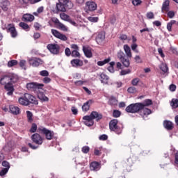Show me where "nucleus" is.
Wrapping results in <instances>:
<instances>
[{
  "label": "nucleus",
  "mask_w": 178,
  "mask_h": 178,
  "mask_svg": "<svg viewBox=\"0 0 178 178\" xmlns=\"http://www.w3.org/2000/svg\"><path fill=\"white\" fill-rule=\"evenodd\" d=\"M111 62V58H106L103 61H98L97 62V65L98 66H104V65H106V63H109Z\"/></svg>",
  "instance_id": "nucleus-39"
},
{
  "label": "nucleus",
  "mask_w": 178,
  "mask_h": 178,
  "mask_svg": "<svg viewBox=\"0 0 178 178\" xmlns=\"http://www.w3.org/2000/svg\"><path fill=\"white\" fill-rule=\"evenodd\" d=\"M122 115V112L119 110L113 111V118H120Z\"/></svg>",
  "instance_id": "nucleus-40"
},
{
  "label": "nucleus",
  "mask_w": 178,
  "mask_h": 178,
  "mask_svg": "<svg viewBox=\"0 0 178 178\" xmlns=\"http://www.w3.org/2000/svg\"><path fill=\"white\" fill-rule=\"evenodd\" d=\"M13 84H15V83H7L4 86V89L7 91V95H13V92H15V87L13 86Z\"/></svg>",
  "instance_id": "nucleus-19"
},
{
  "label": "nucleus",
  "mask_w": 178,
  "mask_h": 178,
  "mask_svg": "<svg viewBox=\"0 0 178 178\" xmlns=\"http://www.w3.org/2000/svg\"><path fill=\"white\" fill-rule=\"evenodd\" d=\"M110 66L108 67L107 70H108V72H110L111 73H113L115 72V69L113 67V66H115V62L112 61L109 63Z\"/></svg>",
  "instance_id": "nucleus-41"
},
{
  "label": "nucleus",
  "mask_w": 178,
  "mask_h": 178,
  "mask_svg": "<svg viewBox=\"0 0 178 178\" xmlns=\"http://www.w3.org/2000/svg\"><path fill=\"white\" fill-rule=\"evenodd\" d=\"M18 102L23 106H29L30 104L38 105V100H37V98L29 93H24V95L18 99Z\"/></svg>",
  "instance_id": "nucleus-2"
},
{
  "label": "nucleus",
  "mask_w": 178,
  "mask_h": 178,
  "mask_svg": "<svg viewBox=\"0 0 178 178\" xmlns=\"http://www.w3.org/2000/svg\"><path fill=\"white\" fill-rule=\"evenodd\" d=\"M8 29L7 31L10 33L12 38H16L17 37V31H16V28L15 25L8 24Z\"/></svg>",
  "instance_id": "nucleus-20"
},
{
  "label": "nucleus",
  "mask_w": 178,
  "mask_h": 178,
  "mask_svg": "<svg viewBox=\"0 0 178 178\" xmlns=\"http://www.w3.org/2000/svg\"><path fill=\"white\" fill-rule=\"evenodd\" d=\"M31 138L32 142L36 145H42V143H44V138H42V136L37 133L33 134L31 136Z\"/></svg>",
  "instance_id": "nucleus-12"
},
{
  "label": "nucleus",
  "mask_w": 178,
  "mask_h": 178,
  "mask_svg": "<svg viewBox=\"0 0 178 178\" xmlns=\"http://www.w3.org/2000/svg\"><path fill=\"white\" fill-rule=\"evenodd\" d=\"M42 81L44 83V84H49V83L51 81V79L48 76H44L42 79Z\"/></svg>",
  "instance_id": "nucleus-55"
},
{
  "label": "nucleus",
  "mask_w": 178,
  "mask_h": 178,
  "mask_svg": "<svg viewBox=\"0 0 178 178\" xmlns=\"http://www.w3.org/2000/svg\"><path fill=\"white\" fill-rule=\"evenodd\" d=\"M60 17L61 20H64L65 22L70 21V17L67 14H65V13H60Z\"/></svg>",
  "instance_id": "nucleus-35"
},
{
  "label": "nucleus",
  "mask_w": 178,
  "mask_h": 178,
  "mask_svg": "<svg viewBox=\"0 0 178 178\" xmlns=\"http://www.w3.org/2000/svg\"><path fill=\"white\" fill-rule=\"evenodd\" d=\"M44 12V7L40 6L37 9L36 12L33 13L34 16H38V15Z\"/></svg>",
  "instance_id": "nucleus-42"
},
{
  "label": "nucleus",
  "mask_w": 178,
  "mask_h": 178,
  "mask_svg": "<svg viewBox=\"0 0 178 178\" xmlns=\"http://www.w3.org/2000/svg\"><path fill=\"white\" fill-rule=\"evenodd\" d=\"M170 1L169 0H166L163 3L162 7H161V12L162 13H166L169 12L170 10Z\"/></svg>",
  "instance_id": "nucleus-24"
},
{
  "label": "nucleus",
  "mask_w": 178,
  "mask_h": 178,
  "mask_svg": "<svg viewBox=\"0 0 178 178\" xmlns=\"http://www.w3.org/2000/svg\"><path fill=\"white\" fill-rule=\"evenodd\" d=\"M146 16H147V19H154V13H152V12L147 13Z\"/></svg>",
  "instance_id": "nucleus-64"
},
{
  "label": "nucleus",
  "mask_w": 178,
  "mask_h": 178,
  "mask_svg": "<svg viewBox=\"0 0 178 178\" xmlns=\"http://www.w3.org/2000/svg\"><path fill=\"white\" fill-rule=\"evenodd\" d=\"M118 122L116 119L111 120L109 122V129L111 131H114L115 134L119 136L123 132L124 127L123 125L121 127L118 125Z\"/></svg>",
  "instance_id": "nucleus-5"
},
{
  "label": "nucleus",
  "mask_w": 178,
  "mask_h": 178,
  "mask_svg": "<svg viewBox=\"0 0 178 178\" xmlns=\"http://www.w3.org/2000/svg\"><path fill=\"white\" fill-rule=\"evenodd\" d=\"M99 140L101 141H106L108 140V136L106 134H103L99 137Z\"/></svg>",
  "instance_id": "nucleus-58"
},
{
  "label": "nucleus",
  "mask_w": 178,
  "mask_h": 178,
  "mask_svg": "<svg viewBox=\"0 0 178 178\" xmlns=\"http://www.w3.org/2000/svg\"><path fill=\"white\" fill-rule=\"evenodd\" d=\"M160 69L163 73H168V70H169L166 64H161Z\"/></svg>",
  "instance_id": "nucleus-45"
},
{
  "label": "nucleus",
  "mask_w": 178,
  "mask_h": 178,
  "mask_svg": "<svg viewBox=\"0 0 178 178\" xmlns=\"http://www.w3.org/2000/svg\"><path fill=\"white\" fill-rule=\"evenodd\" d=\"M125 111L127 113H139L144 120H145V118L152 113V111L147 107H143V108L140 110H136V107H134V104H131L126 107Z\"/></svg>",
  "instance_id": "nucleus-1"
},
{
  "label": "nucleus",
  "mask_w": 178,
  "mask_h": 178,
  "mask_svg": "<svg viewBox=\"0 0 178 178\" xmlns=\"http://www.w3.org/2000/svg\"><path fill=\"white\" fill-rule=\"evenodd\" d=\"M51 22L53 23H54V24H58V26L59 23H60L59 19L58 18L55 17L51 18Z\"/></svg>",
  "instance_id": "nucleus-62"
},
{
  "label": "nucleus",
  "mask_w": 178,
  "mask_h": 178,
  "mask_svg": "<svg viewBox=\"0 0 178 178\" xmlns=\"http://www.w3.org/2000/svg\"><path fill=\"white\" fill-rule=\"evenodd\" d=\"M9 111L13 115H20V108L16 106L10 105Z\"/></svg>",
  "instance_id": "nucleus-27"
},
{
  "label": "nucleus",
  "mask_w": 178,
  "mask_h": 178,
  "mask_svg": "<svg viewBox=\"0 0 178 178\" xmlns=\"http://www.w3.org/2000/svg\"><path fill=\"white\" fill-rule=\"evenodd\" d=\"M47 48L49 50L51 54H53V55H59L60 52V46L58 44H47Z\"/></svg>",
  "instance_id": "nucleus-11"
},
{
  "label": "nucleus",
  "mask_w": 178,
  "mask_h": 178,
  "mask_svg": "<svg viewBox=\"0 0 178 178\" xmlns=\"http://www.w3.org/2000/svg\"><path fill=\"white\" fill-rule=\"evenodd\" d=\"M40 74L42 77H48V76H49V72L44 70L40 71Z\"/></svg>",
  "instance_id": "nucleus-49"
},
{
  "label": "nucleus",
  "mask_w": 178,
  "mask_h": 178,
  "mask_svg": "<svg viewBox=\"0 0 178 178\" xmlns=\"http://www.w3.org/2000/svg\"><path fill=\"white\" fill-rule=\"evenodd\" d=\"M10 5V3L8 0H2V2L1 3V8L3 9V10L6 11L8 10V7Z\"/></svg>",
  "instance_id": "nucleus-31"
},
{
  "label": "nucleus",
  "mask_w": 178,
  "mask_h": 178,
  "mask_svg": "<svg viewBox=\"0 0 178 178\" xmlns=\"http://www.w3.org/2000/svg\"><path fill=\"white\" fill-rule=\"evenodd\" d=\"M128 92H129L130 94H134V92H136V88L134 87H129L127 89Z\"/></svg>",
  "instance_id": "nucleus-60"
},
{
  "label": "nucleus",
  "mask_w": 178,
  "mask_h": 178,
  "mask_svg": "<svg viewBox=\"0 0 178 178\" xmlns=\"http://www.w3.org/2000/svg\"><path fill=\"white\" fill-rule=\"evenodd\" d=\"M81 151L83 154H88V152H90V147L83 146L81 149Z\"/></svg>",
  "instance_id": "nucleus-50"
},
{
  "label": "nucleus",
  "mask_w": 178,
  "mask_h": 178,
  "mask_svg": "<svg viewBox=\"0 0 178 178\" xmlns=\"http://www.w3.org/2000/svg\"><path fill=\"white\" fill-rule=\"evenodd\" d=\"M17 81H19V76L12 73L3 75L0 79V84L1 86H6V84H10L11 83H17Z\"/></svg>",
  "instance_id": "nucleus-4"
},
{
  "label": "nucleus",
  "mask_w": 178,
  "mask_h": 178,
  "mask_svg": "<svg viewBox=\"0 0 178 178\" xmlns=\"http://www.w3.org/2000/svg\"><path fill=\"white\" fill-rule=\"evenodd\" d=\"M86 5L87 12H94V10H97V3L94 1H87Z\"/></svg>",
  "instance_id": "nucleus-16"
},
{
  "label": "nucleus",
  "mask_w": 178,
  "mask_h": 178,
  "mask_svg": "<svg viewBox=\"0 0 178 178\" xmlns=\"http://www.w3.org/2000/svg\"><path fill=\"white\" fill-rule=\"evenodd\" d=\"M65 54L66 56H70V55H72V51H70V48H68V47L65 48Z\"/></svg>",
  "instance_id": "nucleus-57"
},
{
  "label": "nucleus",
  "mask_w": 178,
  "mask_h": 178,
  "mask_svg": "<svg viewBox=\"0 0 178 178\" xmlns=\"http://www.w3.org/2000/svg\"><path fill=\"white\" fill-rule=\"evenodd\" d=\"M82 51L86 58H92V51L88 46H83Z\"/></svg>",
  "instance_id": "nucleus-22"
},
{
  "label": "nucleus",
  "mask_w": 178,
  "mask_h": 178,
  "mask_svg": "<svg viewBox=\"0 0 178 178\" xmlns=\"http://www.w3.org/2000/svg\"><path fill=\"white\" fill-rule=\"evenodd\" d=\"M171 106L176 109L178 108V99H172L170 103Z\"/></svg>",
  "instance_id": "nucleus-37"
},
{
  "label": "nucleus",
  "mask_w": 178,
  "mask_h": 178,
  "mask_svg": "<svg viewBox=\"0 0 178 178\" xmlns=\"http://www.w3.org/2000/svg\"><path fill=\"white\" fill-rule=\"evenodd\" d=\"M95 40L98 45H104L105 44V33L102 32L98 33Z\"/></svg>",
  "instance_id": "nucleus-17"
},
{
  "label": "nucleus",
  "mask_w": 178,
  "mask_h": 178,
  "mask_svg": "<svg viewBox=\"0 0 178 178\" xmlns=\"http://www.w3.org/2000/svg\"><path fill=\"white\" fill-rule=\"evenodd\" d=\"M71 56H72V58H81V56L80 55L79 50H72Z\"/></svg>",
  "instance_id": "nucleus-38"
},
{
  "label": "nucleus",
  "mask_w": 178,
  "mask_h": 178,
  "mask_svg": "<svg viewBox=\"0 0 178 178\" xmlns=\"http://www.w3.org/2000/svg\"><path fill=\"white\" fill-rule=\"evenodd\" d=\"M117 57L122 62L124 67H129V66H130V60L126 58V54H124L123 51H118L117 54Z\"/></svg>",
  "instance_id": "nucleus-10"
},
{
  "label": "nucleus",
  "mask_w": 178,
  "mask_h": 178,
  "mask_svg": "<svg viewBox=\"0 0 178 178\" xmlns=\"http://www.w3.org/2000/svg\"><path fill=\"white\" fill-rule=\"evenodd\" d=\"M29 65L33 66V67H38L40 65H42V60L41 58H30L29 60Z\"/></svg>",
  "instance_id": "nucleus-18"
},
{
  "label": "nucleus",
  "mask_w": 178,
  "mask_h": 178,
  "mask_svg": "<svg viewBox=\"0 0 178 178\" xmlns=\"http://www.w3.org/2000/svg\"><path fill=\"white\" fill-rule=\"evenodd\" d=\"M84 83H86V81H81V80H79V81H76L74 82V84L75 86H83V84H84Z\"/></svg>",
  "instance_id": "nucleus-63"
},
{
  "label": "nucleus",
  "mask_w": 178,
  "mask_h": 178,
  "mask_svg": "<svg viewBox=\"0 0 178 178\" xmlns=\"http://www.w3.org/2000/svg\"><path fill=\"white\" fill-rule=\"evenodd\" d=\"M58 3L64 5L67 8L72 9L73 8V3L70 0H58Z\"/></svg>",
  "instance_id": "nucleus-26"
},
{
  "label": "nucleus",
  "mask_w": 178,
  "mask_h": 178,
  "mask_svg": "<svg viewBox=\"0 0 178 178\" xmlns=\"http://www.w3.org/2000/svg\"><path fill=\"white\" fill-rule=\"evenodd\" d=\"M38 98L41 102H48L49 101V98L45 95V93L41 91L38 92Z\"/></svg>",
  "instance_id": "nucleus-25"
},
{
  "label": "nucleus",
  "mask_w": 178,
  "mask_h": 178,
  "mask_svg": "<svg viewBox=\"0 0 178 178\" xmlns=\"http://www.w3.org/2000/svg\"><path fill=\"white\" fill-rule=\"evenodd\" d=\"M92 104H94V101L92 99H89L84 103L82 106L83 112H88V111H90V106H91Z\"/></svg>",
  "instance_id": "nucleus-23"
},
{
  "label": "nucleus",
  "mask_w": 178,
  "mask_h": 178,
  "mask_svg": "<svg viewBox=\"0 0 178 178\" xmlns=\"http://www.w3.org/2000/svg\"><path fill=\"white\" fill-rule=\"evenodd\" d=\"M19 27H22V29H23V30H28V29H29V24H27L25 22H20L19 24Z\"/></svg>",
  "instance_id": "nucleus-46"
},
{
  "label": "nucleus",
  "mask_w": 178,
  "mask_h": 178,
  "mask_svg": "<svg viewBox=\"0 0 178 178\" xmlns=\"http://www.w3.org/2000/svg\"><path fill=\"white\" fill-rule=\"evenodd\" d=\"M108 80H109V76L106 74L102 73L100 74V81L103 84H108Z\"/></svg>",
  "instance_id": "nucleus-32"
},
{
  "label": "nucleus",
  "mask_w": 178,
  "mask_h": 178,
  "mask_svg": "<svg viewBox=\"0 0 178 178\" xmlns=\"http://www.w3.org/2000/svg\"><path fill=\"white\" fill-rule=\"evenodd\" d=\"M88 19L89 22H92V23H97L98 22V17H89Z\"/></svg>",
  "instance_id": "nucleus-52"
},
{
  "label": "nucleus",
  "mask_w": 178,
  "mask_h": 178,
  "mask_svg": "<svg viewBox=\"0 0 178 178\" xmlns=\"http://www.w3.org/2000/svg\"><path fill=\"white\" fill-rule=\"evenodd\" d=\"M131 71L130 70H122L120 72V74L121 76H125V74H129V73H131Z\"/></svg>",
  "instance_id": "nucleus-56"
},
{
  "label": "nucleus",
  "mask_w": 178,
  "mask_h": 178,
  "mask_svg": "<svg viewBox=\"0 0 178 178\" xmlns=\"http://www.w3.org/2000/svg\"><path fill=\"white\" fill-rule=\"evenodd\" d=\"M71 65L72 67H79V66H83V60L80 59H73L71 60Z\"/></svg>",
  "instance_id": "nucleus-28"
},
{
  "label": "nucleus",
  "mask_w": 178,
  "mask_h": 178,
  "mask_svg": "<svg viewBox=\"0 0 178 178\" xmlns=\"http://www.w3.org/2000/svg\"><path fill=\"white\" fill-rule=\"evenodd\" d=\"M26 118L28 123H33V113L30 111H26Z\"/></svg>",
  "instance_id": "nucleus-36"
},
{
  "label": "nucleus",
  "mask_w": 178,
  "mask_h": 178,
  "mask_svg": "<svg viewBox=\"0 0 178 178\" xmlns=\"http://www.w3.org/2000/svg\"><path fill=\"white\" fill-rule=\"evenodd\" d=\"M94 119H96L97 122H99L102 119V114L99 113L97 111H92L90 115H85L83 117L84 124L88 127L94 125Z\"/></svg>",
  "instance_id": "nucleus-3"
},
{
  "label": "nucleus",
  "mask_w": 178,
  "mask_h": 178,
  "mask_svg": "<svg viewBox=\"0 0 178 178\" xmlns=\"http://www.w3.org/2000/svg\"><path fill=\"white\" fill-rule=\"evenodd\" d=\"M176 13L173 10H170V11L168 10V12H167V16L168 17H169V19H173Z\"/></svg>",
  "instance_id": "nucleus-48"
},
{
  "label": "nucleus",
  "mask_w": 178,
  "mask_h": 178,
  "mask_svg": "<svg viewBox=\"0 0 178 178\" xmlns=\"http://www.w3.org/2000/svg\"><path fill=\"white\" fill-rule=\"evenodd\" d=\"M38 133L40 134H44L46 140H52L54 138V136H55L54 131H51V130L44 127L38 128Z\"/></svg>",
  "instance_id": "nucleus-7"
},
{
  "label": "nucleus",
  "mask_w": 178,
  "mask_h": 178,
  "mask_svg": "<svg viewBox=\"0 0 178 178\" xmlns=\"http://www.w3.org/2000/svg\"><path fill=\"white\" fill-rule=\"evenodd\" d=\"M8 172H9V170H8V168H2L0 171V176H5V175H6Z\"/></svg>",
  "instance_id": "nucleus-54"
},
{
  "label": "nucleus",
  "mask_w": 178,
  "mask_h": 178,
  "mask_svg": "<svg viewBox=\"0 0 178 178\" xmlns=\"http://www.w3.org/2000/svg\"><path fill=\"white\" fill-rule=\"evenodd\" d=\"M58 27L63 30V31H67V28L66 27V26H65V24H62V22H60L58 24Z\"/></svg>",
  "instance_id": "nucleus-53"
},
{
  "label": "nucleus",
  "mask_w": 178,
  "mask_h": 178,
  "mask_svg": "<svg viewBox=\"0 0 178 178\" xmlns=\"http://www.w3.org/2000/svg\"><path fill=\"white\" fill-rule=\"evenodd\" d=\"M68 7H66L65 6H64L63 4H60V3H56V13H65V12H67V10H69Z\"/></svg>",
  "instance_id": "nucleus-15"
},
{
  "label": "nucleus",
  "mask_w": 178,
  "mask_h": 178,
  "mask_svg": "<svg viewBox=\"0 0 178 178\" xmlns=\"http://www.w3.org/2000/svg\"><path fill=\"white\" fill-rule=\"evenodd\" d=\"M152 104V100L151 99H146L143 103H134L132 104V105H134L136 111H140L141 109H143V108H147V106H151Z\"/></svg>",
  "instance_id": "nucleus-6"
},
{
  "label": "nucleus",
  "mask_w": 178,
  "mask_h": 178,
  "mask_svg": "<svg viewBox=\"0 0 178 178\" xmlns=\"http://www.w3.org/2000/svg\"><path fill=\"white\" fill-rule=\"evenodd\" d=\"M137 161V157L135 156H130L128 158L124 163L123 167L127 170V172H130V168L133 166Z\"/></svg>",
  "instance_id": "nucleus-8"
},
{
  "label": "nucleus",
  "mask_w": 178,
  "mask_h": 178,
  "mask_svg": "<svg viewBox=\"0 0 178 178\" xmlns=\"http://www.w3.org/2000/svg\"><path fill=\"white\" fill-rule=\"evenodd\" d=\"M43 87V83H38L37 82H31L26 84V88L29 91H38V90H42Z\"/></svg>",
  "instance_id": "nucleus-9"
},
{
  "label": "nucleus",
  "mask_w": 178,
  "mask_h": 178,
  "mask_svg": "<svg viewBox=\"0 0 178 178\" xmlns=\"http://www.w3.org/2000/svg\"><path fill=\"white\" fill-rule=\"evenodd\" d=\"M51 34L56 37V38H58V40H61V41H67V37L65 36L63 33H60L56 29H51Z\"/></svg>",
  "instance_id": "nucleus-13"
},
{
  "label": "nucleus",
  "mask_w": 178,
  "mask_h": 178,
  "mask_svg": "<svg viewBox=\"0 0 178 178\" xmlns=\"http://www.w3.org/2000/svg\"><path fill=\"white\" fill-rule=\"evenodd\" d=\"M163 127L165 129H166V130H173V122L169 120H164Z\"/></svg>",
  "instance_id": "nucleus-29"
},
{
  "label": "nucleus",
  "mask_w": 178,
  "mask_h": 178,
  "mask_svg": "<svg viewBox=\"0 0 178 178\" xmlns=\"http://www.w3.org/2000/svg\"><path fill=\"white\" fill-rule=\"evenodd\" d=\"M145 31H147V33H149V31H154V29L145 28L140 30V33H144Z\"/></svg>",
  "instance_id": "nucleus-61"
},
{
  "label": "nucleus",
  "mask_w": 178,
  "mask_h": 178,
  "mask_svg": "<svg viewBox=\"0 0 178 178\" xmlns=\"http://www.w3.org/2000/svg\"><path fill=\"white\" fill-rule=\"evenodd\" d=\"M16 65H17V60H11L8 63V67H13V66H16Z\"/></svg>",
  "instance_id": "nucleus-44"
},
{
  "label": "nucleus",
  "mask_w": 178,
  "mask_h": 178,
  "mask_svg": "<svg viewBox=\"0 0 178 178\" xmlns=\"http://www.w3.org/2000/svg\"><path fill=\"white\" fill-rule=\"evenodd\" d=\"M2 166L4 167L5 169H10V164L7 161H3L1 163Z\"/></svg>",
  "instance_id": "nucleus-47"
},
{
  "label": "nucleus",
  "mask_w": 178,
  "mask_h": 178,
  "mask_svg": "<svg viewBox=\"0 0 178 178\" xmlns=\"http://www.w3.org/2000/svg\"><path fill=\"white\" fill-rule=\"evenodd\" d=\"M140 3H143L141 0H132V4L134 6H138Z\"/></svg>",
  "instance_id": "nucleus-51"
},
{
  "label": "nucleus",
  "mask_w": 178,
  "mask_h": 178,
  "mask_svg": "<svg viewBox=\"0 0 178 178\" xmlns=\"http://www.w3.org/2000/svg\"><path fill=\"white\" fill-rule=\"evenodd\" d=\"M37 131H38V129H37V124L33 123L29 130L30 133H35Z\"/></svg>",
  "instance_id": "nucleus-43"
},
{
  "label": "nucleus",
  "mask_w": 178,
  "mask_h": 178,
  "mask_svg": "<svg viewBox=\"0 0 178 178\" xmlns=\"http://www.w3.org/2000/svg\"><path fill=\"white\" fill-rule=\"evenodd\" d=\"M124 50L127 56H128V58H131L132 55H131V49H130V47H129V45L127 44H124Z\"/></svg>",
  "instance_id": "nucleus-33"
},
{
  "label": "nucleus",
  "mask_w": 178,
  "mask_h": 178,
  "mask_svg": "<svg viewBox=\"0 0 178 178\" xmlns=\"http://www.w3.org/2000/svg\"><path fill=\"white\" fill-rule=\"evenodd\" d=\"M90 170H93V172H98L101 169V163L98 161H93L90 164Z\"/></svg>",
  "instance_id": "nucleus-21"
},
{
  "label": "nucleus",
  "mask_w": 178,
  "mask_h": 178,
  "mask_svg": "<svg viewBox=\"0 0 178 178\" xmlns=\"http://www.w3.org/2000/svg\"><path fill=\"white\" fill-rule=\"evenodd\" d=\"M38 2H41V0H19V3L22 8H27L29 3L34 5L35 3H38Z\"/></svg>",
  "instance_id": "nucleus-14"
},
{
  "label": "nucleus",
  "mask_w": 178,
  "mask_h": 178,
  "mask_svg": "<svg viewBox=\"0 0 178 178\" xmlns=\"http://www.w3.org/2000/svg\"><path fill=\"white\" fill-rule=\"evenodd\" d=\"M108 105H111V106H115L118 105V99H116V97L111 96L108 100Z\"/></svg>",
  "instance_id": "nucleus-34"
},
{
  "label": "nucleus",
  "mask_w": 178,
  "mask_h": 178,
  "mask_svg": "<svg viewBox=\"0 0 178 178\" xmlns=\"http://www.w3.org/2000/svg\"><path fill=\"white\" fill-rule=\"evenodd\" d=\"M140 83V79L138 78H135L131 81V84L134 86H137Z\"/></svg>",
  "instance_id": "nucleus-59"
},
{
  "label": "nucleus",
  "mask_w": 178,
  "mask_h": 178,
  "mask_svg": "<svg viewBox=\"0 0 178 178\" xmlns=\"http://www.w3.org/2000/svg\"><path fill=\"white\" fill-rule=\"evenodd\" d=\"M35 17L31 14H24L22 17L23 22H33Z\"/></svg>",
  "instance_id": "nucleus-30"
}]
</instances>
